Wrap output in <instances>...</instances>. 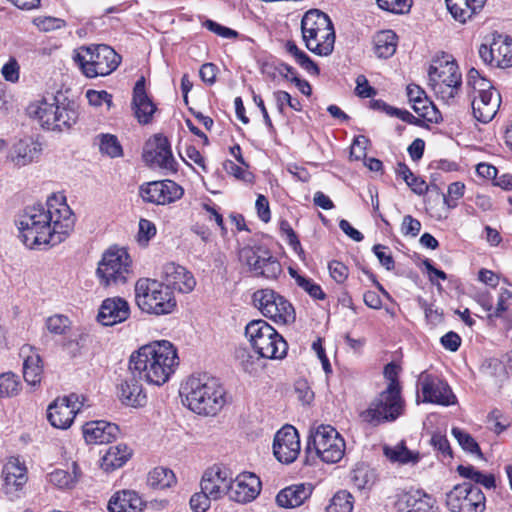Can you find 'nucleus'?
<instances>
[{"instance_id": "15", "label": "nucleus", "mask_w": 512, "mask_h": 512, "mask_svg": "<svg viewBox=\"0 0 512 512\" xmlns=\"http://www.w3.org/2000/svg\"><path fill=\"white\" fill-rule=\"evenodd\" d=\"M89 56L87 77L106 76L112 73L120 64V56L110 46L105 44L93 47H81Z\"/></svg>"}, {"instance_id": "33", "label": "nucleus", "mask_w": 512, "mask_h": 512, "mask_svg": "<svg viewBox=\"0 0 512 512\" xmlns=\"http://www.w3.org/2000/svg\"><path fill=\"white\" fill-rule=\"evenodd\" d=\"M445 2L452 17L461 23H465L478 10L482 9L486 0H445Z\"/></svg>"}, {"instance_id": "28", "label": "nucleus", "mask_w": 512, "mask_h": 512, "mask_svg": "<svg viewBox=\"0 0 512 512\" xmlns=\"http://www.w3.org/2000/svg\"><path fill=\"white\" fill-rule=\"evenodd\" d=\"M345 448L341 434L331 425L321 424L310 431L306 448Z\"/></svg>"}, {"instance_id": "59", "label": "nucleus", "mask_w": 512, "mask_h": 512, "mask_svg": "<svg viewBox=\"0 0 512 512\" xmlns=\"http://www.w3.org/2000/svg\"><path fill=\"white\" fill-rule=\"evenodd\" d=\"M47 329L54 334H63L68 327V318L62 315H54L47 319Z\"/></svg>"}, {"instance_id": "35", "label": "nucleus", "mask_w": 512, "mask_h": 512, "mask_svg": "<svg viewBox=\"0 0 512 512\" xmlns=\"http://www.w3.org/2000/svg\"><path fill=\"white\" fill-rule=\"evenodd\" d=\"M374 52L379 58L387 59L394 55L397 47V35L392 30H383L373 37Z\"/></svg>"}, {"instance_id": "37", "label": "nucleus", "mask_w": 512, "mask_h": 512, "mask_svg": "<svg viewBox=\"0 0 512 512\" xmlns=\"http://www.w3.org/2000/svg\"><path fill=\"white\" fill-rule=\"evenodd\" d=\"M175 483V474L168 468L156 467L148 473L147 484L153 489H166Z\"/></svg>"}, {"instance_id": "45", "label": "nucleus", "mask_w": 512, "mask_h": 512, "mask_svg": "<svg viewBox=\"0 0 512 512\" xmlns=\"http://www.w3.org/2000/svg\"><path fill=\"white\" fill-rule=\"evenodd\" d=\"M73 468H74V476L70 475L67 471L61 470V469H57V470L51 472L48 475L49 482L51 484H53L54 486L61 488V489H67V488L73 487L77 481L76 470L78 467H77L76 463H73Z\"/></svg>"}, {"instance_id": "58", "label": "nucleus", "mask_w": 512, "mask_h": 512, "mask_svg": "<svg viewBox=\"0 0 512 512\" xmlns=\"http://www.w3.org/2000/svg\"><path fill=\"white\" fill-rule=\"evenodd\" d=\"M204 26L211 32L227 39L237 38L238 32L228 27L222 26L213 20H206Z\"/></svg>"}, {"instance_id": "42", "label": "nucleus", "mask_w": 512, "mask_h": 512, "mask_svg": "<svg viewBox=\"0 0 512 512\" xmlns=\"http://www.w3.org/2000/svg\"><path fill=\"white\" fill-rule=\"evenodd\" d=\"M98 141L99 150L111 158L120 157L123 155L122 146L115 135L112 134H99L96 137Z\"/></svg>"}, {"instance_id": "3", "label": "nucleus", "mask_w": 512, "mask_h": 512, "mask_svg": "<svg viewBox=\"0 0 512 512\" xmlns=\"http://www.w3.org/2000/svg\"><path fill=\"white\" fill-rule=\"evenodd\" d=\"M184 403L201 416H216L226 404V391L218 379L207 374L190 376L182 386Z\"/></svg>"}, {"instance_id": "6", "label": "nucleus", "mask_w": 512, "mask_h": 512, "mask_svg": "<svg viewBox=\"0 0 512 512\" xmlns=\"http://www.w3.org/2000/svg\"><path fill=\"white\" fill-rule=\"evenodd\" d=\"M245 336L253 350L262 358L281 360L287 355V342L265 320L250 321L245 327Z\"/></svg>"}, {"instance_id": "11", "label": "nucleus", "mask_w": 512, "mask_h": 512, "mask_svg": "<svg viewBox=\"0 0 512 512\" xmlns=\"http://www.w3.org/2000/svg\"><path fill=\"white\" fill-rule=\"evenodd\" d=\"M253 303L263 316L276 323L290 324L296 319L292 304L282 295L271 289H261L253 293Z\"/></svg>"}, {"instance_id": "27", "label": "nucleus", "mask_w": 512, "mask_h": 512, "mask_svg": "<svg viewBox=\"0 0 512 512\" xmlns=\"http://www.w3.org/2000/svg\"><path fill=\"white\" fill-rule=\"evenodd\" d=\"M312 492L313 486L309 483L290 485L278 492L276 503L282 508H296L304 504V502L310 498Z\"/></svg>"}, {"instance_id": "22", "label": "nucleus", "mask_w": 512, "mask_h": 512, "mask_svg": "<svg viewBox=\"0 0 512 512\" xmlns=\"http://www.w3.org/2000/svg\"><path fill=\"white\" fill-rule=\"evenodd\" d=\"M419 381L421 384L423 402L444 406L451 405L455 402L456 397L446 382L427 374H422Z\"/></svg>"}, {"instance_id": "48", "label": "nucleus", "mask_w": 512, "mask_h": 512, "mask_svg": "<svg viewBox=\"0 0 512 512\" xmlns=\"http://www.w3.org/2000/svg\"><path fill=\"white\" fill-rule=\"evenodd\" d=\"M379 8L394 14L408 13L411 8V0H376Z\"/></svg>"}, {"instance_id": "61", "label": "nucleus", "mask_w": 512, "mask_h": 512, "mask_svg": "<svg viewBox=\"0 0 512 512\" xmlns=\"http://www.w3.org/2000/svg\"><path fill=\"white\" fill-rule=\"evenodd\" d=\"M421 229L419 220L413 218L411 215H406L403 218L401 231L406 236L416 237Z\"/></svg>"}, {"instance_id": "57", "label": "nucleus", "mask_w": 512, "mask_h": 512, "mask_svg": "<svg viewBox=\"0 0 512 512\" xmlns=\"http://www.w3.org/2000/svg\"><path fill=\"white\" fill-rule=\"evenodd\" d=\"M86 97L88 99L89 104L96 107L101 106L103 103H106L108 107L112 105V95L104 90H88L86 93Z\"/></svg>"}, {"instance_id": "40", "label": "nucleus", "mask_w": 512, "mask_h": 512, "mask_svg": "<svg viewBox=\"0 0 512 512\" xmlns=\"http://www.w3.org/2000/svg\"><path fill=\"white\" fill-rule=\"evenodd\" d=\"M412 108L421 120L429 123H439L442 120L441 113L436 106L430 101L427 95L416 101Z\"/></svg>"}, {"instance_id": "39", "label": "nucleus", "mask_w": 512, "mask_h": 512, "mask_svg": "<svg viewBox=\"0 0 512 512\" xmlns=\"http://www.w3.org/2000/svg\"><path fill=\"white\" fill-rule=\"evenodd\" d=\"M351 479L359 490H369L376 483L377 475L374 469L362 463L352 471Z\"/></svg>"}, {"instance_id": "16", "label": "nucleus", "mask_w": 512, "mask_h": 512, "mask_svg": "<svg viewBox=\"0 0 512 512\" xmlns=\"http://www.w3.org/2000/svg\"><path fill=\"white\" fill-rule=\"evenodd\" d=\"M184 189L172 180H160L144 183L139 195L144 202L155 205H167L182 198Z\"/></svg>"}, {"instance_id": "64", "label": "nucleus", "mask_w": 512, "mask_h": 512, "mask_svg": "<svg viewBox=\"0 0 512 512\" xmlns=\"http://www.w3.org/2000/svg\"><path fill=\"white\" fill-rule=\"evenodd\" d=\"M295 393L303 404H310L314 399V393L305 381H298L296 383Z\"/></svg>"}, {"instance_id": "9", "label": "nucleus", "mask_w": 512, "mask_h": 512, "mask_svg": "<svg viewBox=\"0 0 512 512\" xmlns=\"http://www.w3.org/2000/svg\"><path fill=\"white\" fill-rule=\"evenodd\" d=\"M131 258L123 248H109L102 256L96 270L103 287L125 284L132 274Z\"/></svg>"}, {"instance_id": "23", "label": "nucleus", "mask_w": 512, "mask_h": 512, "mask_svg": "<svg viewBox=\"0 0 512 512\" xmlns=\"http://www.w3.org/2000/svg\"><path fill=\"white\" fill-rule=\"evenodd\" d=\"M82 433L88 445H107L117 440L120 430L114 423L96 420L86 422L82 427Z\"/></svg>"}, {"instance_id": "54", "label": "nucleus", "mask_w": 512, "mask_h": 512, "mask_svg": "<svg viewBox=\"0 0 512 512\" xmlns=\"http://www.w3.org/2000/svg\"><path fill=\"white\" fill-rule=\"evenodd\" d=\"M328 269L331 277L339 284L344 283L348 278L349 269L340 261L333 260L329 262Z\"/></svg>"}, {"instance_id": "44", "label": "nucleus", "mask_w": 512, "mask_h": 512, "mask_svg": "<svg viewBox=\"0 0 512 512\" xmlns=\"http://www.w3.org/2000/svg\"><path fill=\"white\" fill-rule=\"evenodd\" d=\"M353 496L347 491L337 492L326 507V512H352Z\"/></svg>"}, {"instance_id": "52", "label": "nucleus", "mask_w": 512, "mask_h": 512, "mask_svg": "<svg viewBox=\"0 0 512 512\" xmlns=\"http://www.w3.org/2000/svg\"><path fill=\"white\" fill-rule=\"evenodd\" d=\"M306 453L305 463L308 461V456L313 454L323 462L333 464L339 462L344 457L345 450H306Z\"/></svg>"}, {"instance_id": "55", "label": "nucleus", "mask_w": 512, "mask_h": 512, "mask_svg": "<svg viewBox=\"0 0 512 512\" xmlns=\"http://www.w3.org/2000/svg\"><path fill=\"white\" fill-rule=\"evenodd\" d=\"M35 23L40 30L45 32L61 29L66 25L63 19L52 16L39 17Z\"/></svg>"}, {"instance_id": "14", "label": "nucleus", "mask_w": 512, "mask_h": 512, "mask_svg": "<svg viewBox=\"0 0 512 512\" xmlns=\"http://www.w3.org/2000/svg\"><path fill=\"white\" fill-rule=\"evenodd\" d=\"M143 159L151 167L177 172V162L172 155L170 142L165 136L154 135L146 142Z\"/></svg>"}, {"instance_id": "18", "label": "nucleus", "mask_w": 512, "mask_h": 512, "mask_svg": "<svg viewBox=\"0 0 512 512\" xmlns=\"http://www.w3.org/2000/svg\"><path fill=\"white\" fill-rule=\"evenodd\" d=\"M79 409L76 394L58 397L48 406L47 419L53 427L67 429L73 423Z\"/></svg>"}, {"instance_id": "21", "label": "nucleus", "mask_w": 512, "mask_h": 512, "mask_svg": "<svg viewBox=\"0 0 512 512\" xmlns=\"http://www.w3.org/2000/svg\"><path fill=\"white\" fill-rule=\"evenodd\" d=\"M161 279L164 286L170 291L177 290L181 293L191 292L196 285V280L192 273L174 262L163 265Z\"/></svg>"}, {"instance_id": "49", "label": "nucleus", "mask_w": 512, "mask_h": 512, "mask_svg": "<svg viewBox=\"0 0 512 512\" xmlns=\"http://www.w3.org/2000/svg\"><path fill=\"white\" fill-rule=\"evenodd\" d=\"M487 423L489 428L497 434L510 426L509 419L498 409H494L489 413Z\"/></svg>"}, {"instance_id": "2", "label": "nucleus", "mask_w": 512, "mask_h": 512, "mask_svg": "<svg viewBox=\"0 0 512 512\" xmlns=\"http://www.w3.org/2000/svg\"><path fill=\"white\" fill-rule=\"evenodd\" d=\"M178 364L176 348L171 342L162 340L133 352L129 359V370L134 377L161 386L170 379Z\"/></svg>"}, {"instance_id": "41", "label": "nucleus", "mask_w": 512, "mask_h": 512, "mask_svg": "<svg viewBox=\"0 0 512 512\" xmlns=\"http://www.w3.org/2000/svg\"><path fill=\"white\" fill-rule=\"evenodd\" d=\"M293 445L300 448L299 434L295 427L286 424L275 434L272 448H291Z\"/></svg>"}, {"instance_id": "30", "label": "nucleus", "mask_w": 512, "mask_h": 512, "mask_svg": "<svg viewBox=\"0 0 512 512\" xmlns=\"http://www.w3.org/2000/svg\"><path fill=\"white\" fill-rule=\"evenodd\" d=\"M41 144L31 137L18 140L12 147L11 160L17 166H26L40 155Z\"/></svg>"}, {"instance_id": "20", "label": "nucleus", "mask_w": 512, "mask_h": 512, "mask_svg": "<svg viewBox=\"0 0 512 512\" xmlns=\"http://www.w3.org/2000/svg\"><path fill=\"white\" fill-rule=\"evenodd\" d=\"M262 489L260 478L252 472H242L230 484L229 498L237 503L246 504L257 498Z\"/></svg>"}, {"instance_id": "51", "label": "nucleus", "mask_w": 512, "mask_h": 512, "mask_svg": "<svg viewBox=\"0 0 512 512\" xmlns=\"http://www.w3.org/2000/svg\"><path fill=\"white\" fill-rule=\"evenodd\" d=\"M465 185L462 182H453L448 186V194L443 195L444 204L448 209L457 206V200L463 197Z\"/></svg>"}, {"instance_id": "63", "label": "nucleus", "mask_w": 512, "mask_h": 512, "mask_svg": "<svg viewBox=\"0 0 512 512\" xmlns=\"http://www.w3.org/2000/svg\"><path fill=\"white\" fill-rule=\"evenodd\" d=\"M511 299H512V292L507 289H503L499 294L496 309L494 310L493 313L489 314V317H497V318L501 317L502 314L505 311H507V309L509 307L508 301Z\"/></svg>"}, {"instance_id": "25", "label": "nucleus", "mask_w": 512, "mask_h": 512, "mask_svg": "<svg viewBox=\"0 0 512 512\" xmlns=\"http://www.w3.org/2000/svg\"><path fill=\"white\" fill-rule=\"evenodd\" d=\"M129 315L128 302L123 298L113 297L103 301L97 319L103 326H113L125 321Z\"/></svg>"}, {"instance_id": "13", "label": "nucleus", "mask_w": 512, "mask_h": 512, "mask_svg": "<svg viewBox=\"0 0 512 512\" xmlns=\"http://www.w3.org/2000/svg\"><path fill=\"white\" fill-rule=\"evenodd\" d=\"M239 259L257 277L274 280L282 272L280 262L272 256L270 251L261 247H243L239 251Z\"/></svg>"}, {"instance_id": "17", "label": "nucleus", "mask_w": 512, "mask_h": 512, "mask_svg": "<svg viewBox=\"0 0 512 512\" xmlns=\"http://www.w3.org/2000/svg\"><path fill=\"white\" fill-rule=\"evenodd\" d=\"M479 56L484 63L497 68L512 66V38L493 34L492 41L479 47Z\"/></svg>"}, {"instance_id": "19", "label": "nucleus", "mask_w": 512, "mask_h": 512, "mask_svg": "<svg viewBox=\"0 0 512 512\" xmlns=\"http://www.w3.org/2000/svg\"><path fill=\"white\" fill-rule=\"evenodd\" d=\"M231 475L226 467L214 464L205 470L202 475L200 488L204 490L213 500L229 495Z\"/></svg>"}, {"instance_id": "7", "label": "nucleus", "mask_w": 512, "mask_h": 512, "mask_svg": "<svg viewBox=\"0 0 512 512\" xmlns=\"http://www.w3.org/2000/svg\"><path fill=\"white\" fill-rule=\"evenodd\" d=\"M135 300L137 306L146 313L165 315L176 307L173 292L160 281L140 278L135 284Z\"/></svg>"}, {"instance_id": "31", "label": "nucleus", "mask_w": 512, "mask_h": 512, "mask_svg": "<svg viewBox=\"0 0 512 512\" xmlns=\"http://www.w3.org/2000/svg\"><path fill=\"white\" fill-rule=\"evenodd\" d=\"M132 375L131 378L124 380L118 388L120 401L130 407H143L147 402V396L143 391L140 382Z\"/></svg>"}, {"instance_id": "12", "label": "nucleus", "mask_w": 512, "mask_h": 512, "mask_svg": "<svg viewBox=\"0 0 512 512\" xmlns=\"http://www.w3.org/2000/svg\"><path fill=\"white\" fill-rule=\"evenodd\" d=\"M446 506L451 512H483L486 498L478 486L463 482L446 493Z\"/></svg>"}, {"instance_id": "60", "label": "nucleus", "mask_w": 512, "mask_h": 512, "mask_svg": "<svg viewBox=\"0 0 512 512\" xmlns=\"http://www.w3.org/2000/svg\"><path fill=\"white\" fill-rule=\"evenodd\" d=\"M356 95L361 98H370L375 96L377 91L374 87L370 86L367 78L364 75H359L356 78Z\"/></svg>"}, {"instance_id": "56", "label": "nucleus", "mask_w": 512, "mask_h": 512, "mask_svg": "<svg viewBox=\"0 0 512 512\" xmlns=\"http://www.w3.org/2000/svg\"><path fill=\"white\" fill-rule=\"evenodd\" d=\"M224 169L229 174L234 176L238 180H242L244 182H251L253 175L251 172H249L246 169H243L242 167L238 166L231 160H227L224 163Z\"/></svg>"}, {"instance_id": "36", "label": "nucleus", "mask_w": 512, "mask_h": 512, "mask_svg": "<svg viewBox=\"0 0 512 512\" xmlns=\"http://www.w3.org/2000/svg\"><path fill=\"white\" fill-rule=\"evenodd\" d=\"M43 367L38 354L26 355L23 362V377L28 385L36 386L41 381Z\"/></svg>"}, {"instance_id": "34", "label": "nucleus", "mask_w": 512, "mask_h": 512, "mask_svg": "<svg viewBox=\"0 0 512 512\" xmlns=\"http://www.w3.org/2000/svg\"><path fill=\"white\" fill-rule=\"evenodd\" d=\"M2 475L7 487H14L15 490L21 489L27 482V469L18 458L11 457L4 464Z\"/></svg>"}, {"instance_id": "10", "label": "nucleus", "mask_w": 512, "mask_h": 512, "mask_svg": "<svg viewBox=\"0 0 512 512\" xmlns=\"http://www.w3.org/2000/svg\"><path fill=\"white\" fill-rule=\"evenodd\" d=\"M404 411V401L400 390L394 384L388 385L369 406L361 412V419L369 424L378 425L385 421L396 420Z\"/></svg>"}, {"instance_id": "5", "label": "nucleus", "mask_w": 512, "mask_h": 512, "mask_svg": "<svg viewBox=\"0 0 512 512\" xmlns=\"http://www.w3.org/2000/svg\"><path fill=\"white\" fill-rule=\"evenodd\" d=\"M302 38L306 48L319 56H328L333 52L335 31L329 16L312 9L301 20Z\"/></svg>"}, {"instance_id": "53", "label": "nucleus", "mask_w": 512, "mask_h": 512, "mask_svg": "<svg viewBox=\"0 0 512 512\" xmlns=\"http://www.w3.org/2000/svg\"><path fill=\"white\" fill-rule=\"evenodd\" d=\"M212 497L201 489L200 492L194 493L190 498V507L194 512H205L209 509Z\"/></svg>"}, {"instance_id": "43", "label": "nucleus", "mask_w": 512, "mask_h": 512, "mask_svg": "<svg viewBox=\"0 0 512 512\" xmlns=\"http://www.w3.org/2000/svg\"><path fill=\"white\" fill-rule=\"evenodd\" d=\"M291 277L295 280L296 284L307 292L312 298L317 300H324L326 294L323 292L320 285L316 284L312 279L300 275L296 270L289 268Z\"/></svg>"}, {"instance_id": "62", "label": "nucleus", "mask_w": 512, "mask_h": 512, "mask_svg": "<svg viewBox=\"0 0 512 512\" xmlns=\"http://www.w3.org/2000/svg\"><path fill=\"white\" fill-rule=\"evenodd\" d=\"M452 435L462 448H479L478 443L471 437V435L460 428L454 427L452 429Z\"/></svg>"}, {"instance_id": "46", "label": "nucleus", "mask_w": 512, "mask_h": 512, "mask_svg": "<svg viewBox=\"0 0 512 512\" xmlns=\"http://www.w3.org/2000/svg\"><path fill=\"white\" fill-rule=\"evenodd\" d=\"M20 391V382L15 374L8 372L0 375V397H13Z\"/></svg>"}, {"instance_id": "8", "label": "nucleus", "mask_w": 512, "mask_h": 512, "mask_svg": "<svg viewBox=\"0 0 512 512\" xmlns=\"http://www.w3.org/2000/svg\"><path fill=\"white\" fill-rule=\"evenodd\" d=\"M449 58V56H443L434 60L428 70L429 82L433 91L445 101L453 99L462 84L458 65Z\"/></svg>"}, {"instance_id": "50", "label": "nucleus", "mask_w": 512, "mask_h": 512, "mask_svg": "<svg viewBox=\"0 0 512 512\" xmlns=\"http://www.w3.org/2000/svg\"><path fill=\"white\" fill-rule=\"evenodd\" d=\"M274 99L276 101L277 109L279 113H284V105L287 104L290 108L295 111H301L302 106L299 100L293 99L291 95L282 90L275 91L273 93Z\"/></svg>"}, {"instance_id": "38", "label": "nucleus", "mask_w": 512, "mask_h": 512, "mask_svg": "<svg viewBox=\"0 0 512 512\" xmlns=\"http://www.w3.org/2000/svg\"><path fill=\"white\" fill-rule=\"evenodd\" d=\"M132 457L131 450H106L101 457L100 466L106 472L122 467Z\"/></svg>"}, {"instance_id": "4", "label": "nucleus", "mask_w": 512, "mask_h": 512, "mask_svg": "<svg viewBox=\"0 0 512 512\" xmlns=\"http://www.w3.org/2000/svg\"><path fill=\"white\" fill-rule=\"evenodd\" d=\"M58 95L43 97L27 107L28 115L37 120L43 129L56 132L69 131L78 120L74 103Z\"/></svg>"}, {"instance_id": "24", "label": "nucleus", "mask_w": 512, "mask_h": 512, "mask_svg": "<svg viewBox=\"0 0 512 512\" xmlns=\"http://www.w3.org/2000/svg\"><path fill=\"white\" fill-rule=\"evenodd\" d=\"M435 502L425 491L410 489L397 494L394 506L398 512H430Z\"/></svg>"}, {"instance_id": "29", "label": "nucleus", "mask_w": 512, "mask_h": 512, "mask_svg": "<svg viewBox=\"0 0 512 512\" xmlns=\"http://www.w3.org/2000/svg\"><path fill=\"white\" fill-rule=\"evenodd\" d=\"M500 103L501 96L497 91L474 97L471 103L473 115L478 121L488 123L495 117Z\"/></svg>"}, {"instance_id": "32", "label": "nucleus", "mask_w": 512, "mask_h": 512, "mask_svg": "<svg viewBox=\"0 0 512 512\" xmlns=\"http://www.w3.org/2000/svg\"><path fill=\"white\" fill-rule=\"evenodd\" d=\"M143 501L140 496L130 490L115 493L108 502L110 512H140Z\"/></svg>"}, {"instance_id": "47", "label": "nucleus", "mask_w": 512, "mask_h": 512, "mask_svg": "<svg viewBox=\"0 0 512 512\" xmlns=\"http://www.w3.org/2000/svg\"><path fill=\"white\" fill-rule=\"evenodd\" d=\"M386 458L392 463L407 464L416 463L419 453L413 450H383Z\"/></svg>"}, {"instance_id": "26", "label": "nucleus", "mask_w": 512, "mask_h": 512, "mask_svg": "<svg viewBox=\"0 0 512 512\" xmlns=\"http://www.w3.org/2000/svg\"><path fill=\"white\" fill-rule=\"evenodd\" d=\"M132 109L134 115L140 124H149L152 121L156 106L148 97L145 89V79L141 77L135 83L133 89Z\"/></svg>"}, {"instance_id": "1", "label": "nucleus", "mask_w": 512, "mask_h": 512, "mask_svg": "<svg viewBox=\"0 0 512 512\" xmlns=\"http://www.w3.org/2000/svg\"><path fill=\"white\" fill-rule=\"evenodd\" d=\"M38 204L28 207L19 220L23 243L29 248L41 245L55 246L66 239L73 230L75 218L67 204L52 210Z\"/></svg>"}]
</instances>
